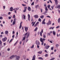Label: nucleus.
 <instances>
[{
    "label": "nucleus",
    "mask_w": 60,
    "mask_h": 60,
    "mask_svg": "<svg viewBox=\"0 0 60 60\" xmlns=\"http://www.w3.org/2000/svg\"><path fill=\"white\" fill-rule=\"evenodd\" d=\"M58 23H60V18H59V19H58Z\"/></svg>",
    "instance_id": "nucleus-27"
},
{
    "label": "nucleus",
    "mask_w": 60,
    "mask_h": 60,
    "mask_svg": "<svg viewBox=\"0 0 60 60\" xmlns=\"http://www.w3.org/2000/svg\"><path fill=\"white\" fill-rule=\"evenodd\" d=\"M7 15L6 14H4V17H7Z\"/></svg>",
    "instance_id": "nucleus-51"
},
{
    "label": "nucleus",
    "mask_w": 60,
    "mask_h": 60,
    "mask_svg": "<svg viewBox=\"0 0 60 60\" xmlns=\"http://www.w3.org/2000/svg\"><path fill=\"white\" fill-rule=\"evenodd\" d=\"M15 56L16 57V60H19V59L20 58V57L19 56H18L17 55H15Z\"/></svg>",
    "instance_id": "nucleus-5"
},
{
    "label": "nucleus",
    "mask_w": 60,
    "mask_h": 60,
    "mask_svg": "<svg viewBox=\"0 0 60 60\" xmlns=\"http://www.w3.org/2000/svg\"><path fill=\"white\" fill-rule=\"evenodd\" d=\"M55 4L56 5H57V4H58V3L57 2V1L56 0H55Z\"/></svg>",
    "instance_id": "nucleus-19"
},
{
    "label": "nucleus",
    "mask_w": 60,
    "mask_h": 60,
    "mask_svg": "<svg viewBox=\"0 0 60 60\" xmlns=\"http://www.w3.org/2000/svg\"><path fill=\"white\" fill-rule=\"evenodd\" d=\"M22 23H23V22H21L20 24V25L22 26Z\"/></svg>",
    "instance_id": "nucleus-50"
},
{
    "label": "nucleus",
    "mask_w": 60,
    "mask_h": 60,
    "mask_svg": "<svg viewBox=\"0 0 60 60\" xmlns=\"http://www.w3.org/2000/svg\"><path fill=\"white\" fill-rule=\"evenodd\" d=\"M46 40V39L45 38H40V41L41 42H43V41H45Z\"/></svg>",
    "instance_id": "nucleus-3"
},
{
    "label": "nucleus",
    "mask_w": 60,
    "mask_h": 60,
    "mask_svg": "<svg viewBox=\"0 0 60 60\" xmlns=\"http://www.w3.org/2000/svg\"><path fill=\"white\" fill-rule=\"evenodd\" d=\"M2 40L3 42H5L7 40V38L5 37L2 38Z\"/></svg>",
    "instance_id": "nucleus-2"
},
{
    "label": "nucleus",
    "mask_w": 60,
    "mask_h": 60,
    "mask_svg": "<svg viewBox=\"0 0 60 60\" xmlns=\"http://www.w3.org/2000/svg\"><path fill=\"white\" fill-rule=\"evenodd\" d=\"M42 52V51H39L38 52V53L39 54H41Z\"/></svg>",
    "instance_id": "nucleus-16"
},
{
    "label": "nucleus",
    "mask_w": 60,
    "mask_h": 60,
    "mask_svg": "<svg viewBox=\"0 0 60 60\" xmlns=\"http://www.w3.org/2000/svg\"><path fill=\"white\" fill-rule=\"evenodd\" d=\"M54 27H51L49 28V29L50 30L51 29H52V30H53V29H54Z\"/></svg>",
    "instance_id": "nucleus-31"
},
{
    "label": "nucleus",
    "mask_w": 60,
    "mask_h": 60,
    "mask_svg": "<svg viewBox=\"0 0 60 60\" xmlns=\"http://www.w3.org/2000/svg\"><path fill=\"white\" fill-rule=\"evenodd\" d=\"M7 50L8 51H10V48H8L7 49Z\"/></svg>",
    "instance_id": "nucleus-49"
},
{
    "label": "nucleus",
    "mask_w": 60,
    "mask_h": 60,
    "mask_svg": "<svg viewBox=\"0 0 60 60\" xmlns=\"http://www.w3.org/2000/svg\"><path fill=\"white\" fill-rule=\"evenodd\" d=\"M34 47V45H32V46L31 48H33Z\"/></svg>",
    "instance_id": "nucleus-52"
},
{
    "label": "nucleus",
    "mask_w": 60,
    "mask_h": 60,
    "mask_svg": "<svg viewBox=\"0 0 60 60\" xmlns=\"http://www.w3.org/2000/svg\"><path fill=\"white\" fill-rule=\"evenodd\" d=\"M28 19L29 21H30V15L29 14H28Z\"/></svg>",
    "instance_id": "nucleus-9"
},
{
    "label": "nucleus",
    "mask_w": 60,
    "mask_h": 60,
    "mask_svg": "<svg viewBox=\"0 0 60 60\" xmlns=\"http://www.w3.org/2000/svg\"><path fill=\"white\" fill-rule=\"evenodd\" d=\"M46 17H47V18H51V17L49 15L47 16Z\"/></svg>",
    "instance_id": "nucleus-42"
},
{
    "label": "nucleus",
    "mask_w": 60,
    "mask_h": 60,
    "mask_svg": "<svg viewBox=\"0 0 60 60\" xmlns=\"http://www.w3.org/2000/svg\"><path fill=\"white\" fill-rule=\"evenodd\" d=\"M28 33H26L25 34H24V35H25V36L26 35H27V34H28Z\"/></svg>",
    "instance_id": "nucleus-53"
},
{
    "label": "nucleus",
    "mask_w": 60,
    "mask_h": 60,
    "mask_svg": "<svg viewBox=\"0 0 60 60\" xmlns=\"http://www.w3.org/2000/svg\"><path fill=\"white\" fill-rule=\"evenodd\" d=\"M35 43L37 45H39L40 44L39 41H36L35 42Z\"/></svg>",
    "instance_id": "nucleus-4"
},
{
    "label": "nucleus",
    "mask_w": 60,
    "mask_h": 60,
    "mask_svg": "<svg viewBox=\"0 0 60 60\" xmlns=\"http://www.w3.org/2000/svg\"><path fill=\"white\" fill-rule=\"evenodd\" d=\"M58 11L59 13H60V10H58Z\"/></svg>",
    "instance_id": "nucleus-64"
},
{
    "label": "nucleus",
    "mask_w": 60,
    "mask_h": 60,
    "mask_svg": "<svg viewBox=\"0 0 60 60\" xmlns=\"http://www.w3.org/2000/svg\"><path fill=\"white\" fill-rule=\"evenodd\" d=\"M13 18H15V15H14L13 16Z\"/></svg>",
    "instance_id": "nucleus-56"
},
{
    "label": "nucleus",
    "mask_w": 60,
    "mask_h": 60,
    "mask_svg": "<svg viewBox=\"0 0 60 60\" xmlns=\"http://www.w3.org/2000/svg\"><path fill=\"white\" fill-rule=\"evenodd\" d=\"M37 30V27H36L34 29V31H36Z\"/></svg>",
    "instance_id": "nucleus-28"
},
{
    "label": "nucleus",
    "mask_w": 60,
    "mask_h": 60,
    "mask_svg": "<svg viewBox=\"0 0 60 60\" xmlns=\"http://www.w3.org/2000/svg\"><path fill=\"white\" fill-rule=\"evenodd\" d=\"M29 36V33H28V34H27V36L26 38H27Z\"/></svg>",
    "instance_id": "nucleus-23"
},
{
    "label": "nucleus",
    "mask_w": 60,
    "mask_h": 60,
    "mask_svg": "<svg viewBox=\"0 0 60 60\" xmlns=\"http://www.w3.org/2000/svg\"><path fill=\"white\" fill-rule=\"evenodd\" d=\"M43 14H44V15H47V14H46L45 13H43Z\"/></svg>",
    "instance_id": "nucleus-44"
},
{
    "label": "nucleus",
    "mask_w": 60,
    "mask_h": 60,
    "mask_svg": "<svg viewBox=\"0 0 60 60\" xmlns=\"http://www.w3.org/2000/svg\"><path fill=\"white\" fill-rule=\"evenodd\" d=\"M22 27V25H20V26L19 27V29H21V28Z\"/></svg>",
    "instance_id": "nucleus-38"
},
{
    "label": "nucleus",
    "mask_w": 60,
    "mask_h": 60,
    "mask_svg": "<svg viewBox=\"0 0 60 60\" xmlns=\"http://www.w3.org/2000/svg\"><path fill=\"white\" fill-rule=\"evenodd\" d=\"M50 5H48V6H47V7L48 8H50Z\"/></svg>",
    "instance_id": "nucleus-35"
},
{
    "label": "nucleus",
    "mask_w": 60,
    "mask_h": 60,
    "mask_svg": "<svg viewBox=\"0 0 60 60\" xmlns=\"http://www.w3.org/2000/svg\"><path fill=\"white\" fill-rule=\"evenodd\" d=\"M13 38H12L9 41V43L13 41Z\"/></svg>",
    "instance_id": "nucleus-24"
},
{
    "label": "nucleus",
    "mask_w": 60,
    "mask_h": 60,
    "mask_svg": "<svg viewBox=\"0 0 60 60\" xmlns=\"http://www.w3.org/2000/svg\"><path fill=\"white\" fill-rule=\"evenodd\" d=\"M18 41H17L16 42V43L14 44V46H15L17 44V43L18 42Z\"/></svg>",
    "instance_id": "nucleus-30"
},
{
    "label": "nucleus",
    "mask_w": 60,
    "mask_h": 60,
    "mask_svg": "<svg viewBox=\"0 0 60 60\" xmlns=\"http://www.w3.org/2000/svg\"><path fill=\"white\" fill-rule=\"evenodd\" d=\"M56 8H60V5H58L55 7Z\"/></svg>",
    "instance_id": "nucleus-13"
},
{
    "label": "nucleus",
    "mask_w": 60,
    "mask_h": 60,
    "mask_svg": "<svg viewBox=\"0 0 60 60\" xmlns=\"http://www.w3.org/2000/svg\"><path fill=\"white\" fill-rule=\"evenodd\" d=\"M36 22H33L31 23V24H33L32 25V26H33L34 25V24H35V23Z\"/></svg>",
    "instance_id": "nucleus-15"
},
{
    "label": "nucleus",
    "mask_w": 60,
    "mask_h": 60,
    "mask_svg": "<svg viewBox=\"0 0 60 60\" xmlns=\"http://www.w3.org/2000/svg\"><path fill=\"white\" fill-rule=\"evenodd\" d=\"M38 59H43L42 58H41V57L38 58Z\"/></svg>",
    "instance_id": "nucleus-33"
},
{
    "label": "nucleus",
    "mask_w": 60,
    "mask_h": 60,
    "mask_svg": "<svg viewBox=\"0 0 60 60\" xmlns=\"http://www.w3.org/2000/svg\"><path fill=\"white\" fill-rule=\"evenodd\" d=\"M37 48H40V46L39 45H37Z\"/></svg>",
    "instance_id": "nucleus-47"
},
{
    "label": "nucleus",
    "mask_w": 60,
    "mask_h": 60,
    "mask_svg": "<svg viewBox=\"0 0 60 60\" xmlns=\"http://www.w3.org/2000/svg\"><path fill=\"white\" fill-rule=\"evenodd\" d=\"M55 58H51L50 60H53L55 59Z\"/></svg>",
    "instance_id": "nucleus-41"
},
{
    "label": "nucleus",
    "mask_w": 60,
    "mask_h": 60,
    "mask_svg": "<svg viewBox=\"0 0 60 60\" xmlns=\"http://www.w3.org/2000/svg\"><path fill=\"white\" fill-rule=\"evenodd\" d=\"M26 10H24L23 11V12H26Z\"/></svg>",
    "instance_id": "nucleus-59"
},
{
    "label": "nucleus",
    "mask_w": 60,
    "mask_h": 60,
    "mask_svg": "<svg viewBox=\"0 0 60 60\" xmlns=\"http://www.w3.org/2000/svg\"><path fill=\"white\" fill-rule=\"evenodd\" d=\"M34 17L35 18H36V19H38V15H34Z\"/></svg>",
    "instance_id": "nucleus-14"
},
{
    "label": "nucleus",
    "mask_w": 60,
    "mask_h": 60,
    "mask_svg": "<svg viewBox=\"0 0 60 60\" xmlns=\"http://www.w3.org/2000/svg\"><path fill=\"white\" fill-rule=\"evenodd\" d=\"M14 37H15V35H13L12 36V37L13 38H14Z\"/></svg>",
    "instance_id": "nucleus-46"
},
{
    "label": "nucleus",
    "mask_w": 60,
    "mask_h": 60,
    "mask_svg": "<svg viewBox=\"0 0 60 60\" xmlns=\"http://www.w3.org/2000/svg\"><path fill=\"white\" fill-rule=\"evenodd\" d=\"M44 17V15H42L40 16V18H41V19H42Z\"/></svg>",
    "instance_id": "nucleus-26"
},
{
    "label": "nucleus",
    "mask_w": 60,
    "mask_h": 60,
    "mask_svg": "<svg viewBox=\"0 0 60 60\" xmlns=\"http://www.w3.org/2000/svg\"><path fill=\"white\" fill-rule=\"evenodd\" d=\"M28 11H30L31 10V8H30V7H28Z\"/></svg>",
    "instance_id": "nucleus-18"
},
{
    "label": "nucleus",
    "mask_w": 60,
    "mask_h": 60,
    "mask_svg": "<svg viewBox=\"0 0 60 60\" xmlns=\"http://www.w3.org/2000/svg\"><path fill=\"white\" fill-rule=\"evenodd\" d=\"M11 13L10 12H8V15H10V14H11Z\"/></svg>",
    "instance_id": "nucleus-60"
},
{
    "label": "nucleus",
    "mask_w": 60,
    "mask_h": 60,
    "mask_svg": "<svg viewBox=\"0 0 60 60\" xmlns=\"http://www.w3.org/2000/svg\"><path fill=\"white\" fill-rule=\"evenodd\" d=\"M42 24H44V25H45L46 24V22H42Z\"/></svg>",
    "instance_id": "nucleus-25"
},
{
    "label": "nucleus",
    "mask_w": 60,
    "mask_h": 60,
    "mask_svg": "<svg viewBox=\"0 0 60 60\" xmlns=\"http://www.w3.org/2000/svg\"><path fill=\"white\" fill-rule=\"evenodd\" d=\"M58 46H59L58 44H57L56 45V48H58Z\"/></svg>",
    "instance_id": "nucleus-32"
},
{
    "label": "nucleus",
    "mask_w": 60,
    "mask_h": 60,
    "mask_svg": "<svg viewBox=\"0 0 60 60\" xmlns=\"http://www.w3.org/2000/svg\"><path fill=\"white\" fill-rule=\"evenodd\" d=\"M41 12H42V9L41 8Z\"/></svg>",
    "instance_id": "nucleus-55"
},
{
    "label": "nucleus",
    "mask_w": 60,
    "mask_h": 60,
    "mask_svg": "<svg viewBox=\"0 0 60 60\" xmlns=\"http://www.w3.org/2000/svg\"><path fill=\"white\" fill-rule=\"evenodd\" d=\"M24 27L25 28V30L26 31V32L27 30H28V27Z\"/></svg>",
    "instance_id": "nucleus-11"
},
{
    "label": "nucleus",
    "mask_w": 60,
    "mask_h": 60,
    "mask_svg": "<svg viewBox=\"0 0 60 60\" xmlns=\"http://www.w3.org/2000/svg\"><path fill=\"white\" fill-rule=\"evenodd\" d=\"M43 37L44 38H45L46 37V34L45 35V34H44Z\"/></svg>",
    "instance_id": "nucleus-21"
},
{
    "label": "nucleus",
    "mask_w": 60,
    "mask_h": 60,
    "mask_svg": "<svg viewBox=\"0 0 60 60\" xmlns=\"http://www.w3.org/2000/svg\"><path fill=\"white\" fill-rule=\"evenodd\" d=\"M16 23V19H14V21L13 22L12 24L13 25H15Z\"/></svg>",
    "instance_id": "nucleus-7"
},
{
    "label": "nucleus",
    "mask_w": 60,
    "mask_h": 60,
    "mask_svg": "<svg viewBox=\"0 0 60 60\" xmlns=\"http://www.w3.org/2000/svg\"><path fill=\"white\" fill-rule=\"evenodd\" d=\"M47 34L48 35H50V34L49 33H48Z\"/></svg>",
    "instance_id": "nucleus-61"
},
{
    "label": "nucleus",
    "mask_w": 60,
    "mask_h": 60,
    "mask_svg": "<svg viewBox=\"0 0 60 60\" xmlns=\"http://www.w3.org/2000/svg\"><path fill=\"white\" fill-rule=\"evenodd\" d=\"M34 5V2H33L31 4V5Z\"/></svg>",
    "instance_id": "nucleus-43"
},
{
    "label": "nucleus",
    "mask_w": 60,
    "mask_h": 60,
    "mask_svg": "<svg viewBox=\"0 0 60 60\" xmlns=\"http://www.w3.org/2000/svg\"><path fill=\"white\" fill-rule=\"evenodd\" d=\"M41 19L40 18H39L38 20V21H39L40 22H41Z\"/></svg>",
    "instance_id": "nucleus-39"
},
{
    "label": "nucleus",
    "mask_w": 60,
    "mask_h": 60,
    "mask_svg": "<svg viewBox=\"0 0 60 60\" xmlns=\"http://www.w3.org/2000/svg\"><path fill=\"white\" fill-rule=\"evenodd\" d=\"M5 34H8V31L6 30L5 31Z\"/></svg>",
    "instance_id": "nucleus-20"
},
{
    "label": "nucleus",
    "mask_w": 60,
    "mask_h": 60,
    "mask_svg": "<svg viewBox=\"0 0 60 60\" xmlns=\"http://www.w3.org/2000/svg\"><path fill=\"white\" fill-rule=\"evenodd\" d=\"M24 10H26V9H27V7H24Z\"/></svg>",
    "instance_id": "nucleus-37"
},
{
    "label": "nucleus",
    "mask_w": 60,
    "mask_h": 60,
    "mask_svg": "<svg viewBox=\"0 0 60 60\" xmlns=\"http://www.w3.org/2000/svg\"><path fill=\"white\" fill-rule=\"evenodd\" d=\"M59 26H58L56 27V28L57 29V28H59Z\"/></svg>",
    "instance_id": "nucleus-54"
},
{
    "label": "nucleus",
    "mask_w": 60,
    "mask_h": 60,
    "mask_svg": "<svg viewBox=\"0 0 60 60\" xmlns=\"http://www.w3.org/2000/svg\"><path fill=\"white\" fill-rule=\"evenodd\" d=\"M13 9V8H12V7L10 8V11H13V10H14V11L15 13H17V11H16L19 9V8H15L14 9Z\"/></svg>",
    "instance_id": "nucleus-1"
},
{
    "label": "nucleus",
    "mask_w": 60,
    "mask_h": 60,
    "mask_svg": "<svg viewBox=\"0 0 60 60\" xmlns=\"http://www.w3.org/2000/svg\"><path fill=\"white\" fill-rule=\"evenodd\" d=\"M47 25H51V21H49V22L47 23Z\"/></svg>",
    "instance_id": "nucleus-10"
},
{
    "label": "nucleus",
    "mask_w": 60,
    "mask_h": 60,
    "mask_svg": "<svg viewBox=\"0 0 60 60\" xmlns=\"http://www.w3.org/2000/svg\"><path fill=\"white\" fill-rule=\"evenodd\" d=\"M42 42L41 45H43V43H44V42L43 41L41 42Z\"/></svg>",
    "instance_id": "nucleus-48"
},
{
    "label": "nucleus",
    "mask_w": 60,
    "mask_h": 60,
    "mask_svg": "<svg viewBox=\"0 0 60 60\" xmlns=\"http://www.w3.org/2000/svg\"><path fill=\"white\" fill-rule=\"evenodd\" d=\"M50 47L48 45L47 46H45V49H48L49 48V47Z\"/></svg>",
    "instance_id": "nucleus-8"
},
{
    "label": "nucleus",
    "mask_w": 60,
    "mask_h": 60,
    "mask_svg": "<svg viewBox=\"0 0 60 60\" xmlns=\"http://www.w3.org/2000/svg\"><path fill=\"white\" fill-rule=\"evenodd\" d=\"M25 18H26V16L25 15H22V19H25Z\"/></svg>",
    "instance_id": "nucleus-12"
},
{
    "label": "nucleus",
    "mask_w": 60,
    "mask_h": 60,
    "mask_svg": "<svg viewBox=\"0 0 60 60\" xmlns=\"http://www.w3.org/2000/svg\"><path fill=\"white\" fill-rule=\"evenodd\" d=\"M3 19V17H0V19Z\"/></svg>",
    "instance_id": "nucleus-58"
},
{
    "label": "nucleus",
    "mask_w": 60,
    "mask_h": 60,
    "mask_svg": "<svg viewBox=\"0 0 60 60\" xmlns=\"http://www.w3.org/2000/svg\"><path fill=\"white\" fill-rule=\"evenodd\" d=\"M3 37V35H0V38H2Z\"/></svg>",
    "instance_id": "nucleus-57"
},
{
    "label": "nucleus",
    "mask_w": 60,
    "mask_h": 60,
    "mask_svg": "<svg viewBox=\"0 0 60 60\" xmlns=\"http://www.w3.org/2000/svg\"><path fill=\"white\" fill-rule=\"evenodd\" d=\"M38 7V5H36V6H35V8H37V7Z\"/></svg>",
    "instance_id": "nucleus-62"
},
{
    "label": "nucleus",
    "mask_w": 60,
    "mask_h": 60,
    "mask_svg": "<svg viewBox=\"0 0 60 60\" xmlns=\"http://www.w3.org/2000/svg\"><path fill=\"white\" fill-rule=\"evenodd\" d=\"M10 59H12V58H13L12 56H11L10 57Z\"/></svg>",
    "instance_id": "nucleus-63"
},
{
    "label": "nucleus",
    "mask_w": 60,
    "mask_h": 60,
    "mask_svg": "<svg viewBox=\"0 0 60 60\" xmlns=\"http://www.w3.org/2000/svg\"><path fill=\"white\" fill-rule=\"evenodd\" d=\"M45 9V11H48V9H47V7H46Z\"/></svg>",
    "instance_id": "nucleus-34"
},
{
    "label": "nucleus",
    "mask_w": 60,
    "mask_h": 60,
    "mask_svg": "<svg viewBox=\"0 0 60 60\" xmlns=\"http://www.w3.org/2000/svg\"><path fill=\"white\" fill-rule=\"evenodd\" d=\"M48 54H46L45 55V57H48Z\"/></svg>",
    "instance_id": "nucleus-40"
},
{
    "label": "nucleus",
    "mask_w": 60,
    "mask_h": 60,
    "mask_svg": "<svg viewBox=\"0 0 60 60\" xmlns=\"http://www.w3.org/2000/svg\"><path fill=\"white\" fill-rule=\"evenodd\" d=\"M3 9H5V6H3Z\"/></svg>",
    "instance_id": "nucleus-45"
},
{
    "label": "nucleus",
    "mask_w": 60,
    "mask_h": 60,
    "mask_svg": "<svg viewBox=\"0 0 60 60\" xmlns=\"http://www.w3.org/2000/svg\"><path fill=\"white\" fill-rule=\"evenodd\" d=\"M55 6V5H54L53 6H52L51 7V8L52 10H53V8H54V7Z\"/></svg>",
    "instance_id": "nucleus-22"
},
{
    "label": "nucleus",
    "mask_w": 60,
    "mask_h": 60,
    "mask_svg": "<svg viewBox=\"0 0 60 60\" xmlns=\"http://www.w3.org/2000/svg\"><path fill=\"white\" fill-rule=\"evenodd\" d=\"M43 32V29H42L41 31L40 32V35L41 36H42V34Z\"/></svg>",
    "instance_id": "nucleus-6"
},
{
    "label": "nucleus",
    "mask_w": 60,
    "mask_h": 60,
    "mask_svg": "<svg viewBox=\"0 0 60 60\" xmlns=\"http://www.w3.org/2000/svg\"><path fill=\"white\" fill-rule=\"evenodd\" d=\"M22 5L23 6L25 7V6H26V4H22Z\"/></svg>",
    "instance_id": "nucleus-36"
},
{
    "label": "nucleus",
    "mask_w": 60,
    "mask_h": 60,
    "mask_svg": "<svg viewBox=\"0 0 60 60\" xmlns=\"http://www.w3.org/2000/svg\"><path fill=\"white\" fill-rule=\"evenodd\" d=\"M26 39V38L25 37H24L23 38V39H22V41H23V40H25Z\"/></svg>",
    "instance_id": "nucleus-29"
},
{
    "label": "nucleus",
    "mask_w": 60,
    "mask_h": 60,
    "mask_svg": "<svg viewBox=\"0 0 60 60\" xmlns=\"http://www.w3.org/2000/svg\"><path fill=\"white\" fill-rule=\"evenodd\" d=\"M53 34L54 35H56V31H53L52 32Z\"/></svg>",
    "instance_id": "nucleus-17"
}]
</instances>
